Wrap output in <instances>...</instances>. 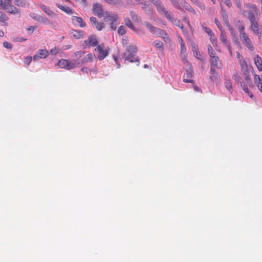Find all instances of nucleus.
<instances>
[{"label": "nucleus", "instance_id": "obj_17", "mask_svg": "<svg viewBox=\"0 0 262 262\" xmlns=\"http://www.w3.org/2000/svg\"><path fill=\"white\" fill-rule=\"evenodd\" d=\"M210 66L216 67L217 69H221L222 68V62L217 56L214 57V58L210 59Z\"/></svg>", "mask_w": 262, "mask_h": 262}, {"label": "nucleus", "instance_id": "obj_58", "mask_svg": "<svg viewBox=\"0 0 262 262\" xmlns=\"http://www.w3.org/2000/svg\"><path fill=\"white\" fill-rule=\"evenodd\" d=\"M224 1V3L226 4V5L228 7H230L232 5L231 3L230 2V0H223Z\"/></svg>", "mask_w": 262, "mask_h": 262}, {"label": "nucleus", "instance_id": "obj_27", "mask_svg": "<svg viewBox=\"0 0 262 262\" xmlns=\"http://www.w3.org/2000/svg\"><path fill=\"white\" fill-rule=\"evenodd\" d=\"M168 20L169 21L171 22L172 23H173L174 25H176L178 27H180L181 29H183V26L181 24L180 20L177 18H174L173 17L172 15V19L171 20Z\"/></svg>", "mask_w": 262, "mask_h": 262}, {"label": "nucleus", "instance_id": "obj_37", "mask_svg": "<svg viewBox=\"0 0 262 262\" xmlns=\"http://www.w3.org/2000/svg\"><path fill=\"white\" fill-rule=\"evenodd\" d=\"M130 15L131 16V18L134 22L138 21V16L135 12L133 11H130Z\"/></svg>", "mask_w": 262, "mask_h": 262}, {"label": "nucleus", "instance_id": "obj_35", "mask_svg": "<svg viewBox=\"0 0 262 262\" xmlns=\"http://www.w3.org/2000/svg\"><path fill=\"white\" fill-rule=\"evenodd\" d=\"M38 22L42 23L44 25H48L50 24V21L48 19L47 17L43 16H40L39 18Z\"/></svg>", "mask_w": 262, "mask_h": 262}, {"label": "nucleus", "instance_id": "obj_6", "mask_svg": "<svg viewBox=\"0 0 262 262\" xmlns=\"http://www.w3.org/2000/svg\"><path fill=\"white\" fill-rule=\"evenodd\" d=\"M239 36L243 44L247 48H248L250 51H253L254 50V47L251 40L249 38V35L246 33H243V34L239 35Z\"/></svg>", "mask_w": 262, "mask_h": 262}, {"label": "nucleus", "instance_id": "obj_64", "mask_svg": "<svg viewBox=\"0 0 262 262\" xmlns=\"http://www.w3.org/2000/svg\"><path fill=\"white\" fill-rule=\"evenodd\" d=\"M191 2L196 5H198L199 4V2L198 0H190Z\"/></svg>", "mask_w": 262, "mask_h": 262}, {"label": "nucleus", "instance_id": "obj_32", "mask_svg": "<svg viewBox=\"0 0 262 262\" xmlns=\"http://www.w3.org/2000/svg\"><path fill=\"white\" fill-rule=\"evenodd\" d=\"M215 67L210 66V73L211 75L210 79H211L212 81H213L214 79H215L217 76V73L215 70Z\"/></svg>", "mask_w": 262, "mask_h": 262}, {"label": "nucleus", "instance_id": "obj_10", "mask_svg": "<svg viewBox=\"0 0 262 262\" xmlns=\"http://www.w3.org/2000/svg\"><path fill=\"white\" fill-rule=\"evenodd\" d=\"M193 76V70L191 68L187 69L184 75L183 81L185 83H193V80L190 79Z\"/></svg>", "mask_w": 262, "mask_h": 262}, {"label": "nucleus", "instance_id": "obj_38", "mask_svg": "<svg viewBox=\"0 0 262 262\" xmlns=\"http://www.w3.org/2000/svg\"><path fill=\"white\" fill-rule=\"evenodd\" d=\"M118 33L120 35H123L126 33V28L123 26H121L118 29Z\"/></svg>", "mask_w": 262, "mask_h": 262}, {"label": "nucleus", "instance_id": "obj_8", "mask_svg": "<svg viewBox=\"0 0 262 262\" xmlns=\"http://www.w3.org/2000/svg\"><path fill=\"white\" fill-rule=\"evenodd\" d=\"M92 11L94 14L100 18L102 17L105 13L102 9V5L99 3H96L93 5Z\"/></svg>", "mask_w": 262, "mask_h": 262}, {"label": "nucleus", "instance_id": "obj_54", "mask_svg": "<svg viewBox=\"0 0 262 262\" xmlns=\"http://www.w3.org/2000/svg\"><path fill=\"white\" fill-rule=\"evenodd\" d=\"M113 59H114L116 64L117 65V68H120L121 67V65L118 62V57L116 56H114Z\"/></svg>", "mask_w": 262, "mask_h": 262}, {"label": "nucleus", "instance_id": "obj_31", "mask_svg": "<svg viewBox=\"0 0 262 262\" xmlns=\"http://www.w3.org/2000/svg\"><path fill=\"white\" fill-rule=\"evenodd\" d=\"M93 59V56L92 54L90 53L86 55L85 57H84L81 61V63H83L84 62H88L92 61Z\"/></svg>", "mask_w": 262, "mask_h": 262}, {"label": "nucleus", "instance_id": "obj_63", "mask_svg": "<svg viewBox=\"0 0 262 262\" xmlns=\"http://www.w3.org/2000/svg\"><path fill=\"white\" fill-rule=\"evenodd\" d=\"M235 4L237 6V7L239 9H242V5H241V3L240 1L239 2L236 3Z\"/></svg>", "mask_w": 262, "mask_h": 262}, {"label": "nucleus", "instance_id": "obj_20", "mask_svg": "<svg viewBox=\"0 0 262 262\" xmlns=\"http://www.w3.org/2000/svg\"><path fill=\"white\" fill-rule=\"evenodd\" d=\"M144 25L145 26H146L148 28V29L149 30V31L154 34H156V33L157 31V29L158 28L154 27V26H152V24H151L150 23H149L148 21H145L144 23Z\"/></svg>", "mask_w": 262, "mask_h": 262}, {"label": "nucleus", "instance_id": "obj_49", "mask_svg": "<svg viewBox=\"0 0 262 262\" xmlns=\"http://www.w3.org/2000/svg\"><path fill=\"white\" fill-rule=\"evenodd\" d=\"M32 59H33V57H32L31 56L26 57L25 59L24 62L26 64L29 65L31 63Z\"/></svg>", "mask_w": 262, "mask_h": 262}, {"label": "nucleus", "instance_id": "obj_43", "mask_svg": "<svg viewBox=\"0 0 262 262\" xmlns=\"http://www.w3.org/2000/svg\"><path fill=\"white\" fill-rule=\"evenodd\" d=\"M7 0H0V9L4 10L7 5Z\"/></svg>", "mask_w": 262, "mask_h": 262}, {"label": "nucleus", "instance_id": "obj_3", "mask_svg": "<svg viewBox=\"0 0 262 262\" xmlns=\"http://www.w3.org/2000/svg\"><path fill=\"white\" fill-rule=\"evenodd\" d=\"M250 29L257 36L260 42H262V27L256 20L250 21Z\"/></svg>", "mask_w": 262, "mask_h": 262}, {"label": "nucleus", "instance_id": "obj_16", "mask_svg": "<svg viewBox=\"0 0 262 262\" xmlns=\"http://www.w3.org/2000/svg\"><path fill=\"white\" fill-rule=\"evenodd\" d=\"M254 63L259 71H262V59L258 55L255 56L253 59Z\"/></svg>", "mask_w": 262, "mask_h": 262}, {"label": "nucleus", "instance_id": "obj_39", "mask_svg": "<svg viewBox=\"0 0 262 262\" xmlns=\"http://www.w3.org/2000/svg\"><path fill=\"white\" fill-rule=\"evenodd\" d=\"M93 27H95L98 30L100 31L104 27V24L103 23L97 22Z\"/></svg>", "mask_w": 262, "mask_h": 262}, {"label": "nucleus", "instance_id": "obj_21", "mask_svg": "<svg viewBox=\"0 0 262 262\" xmlns=\"http://www.w3.org/2000/svg\"><path fill=\"white\" fill-rule=\"evenodd\" d=\"M40 8L42 11H43L48 15H55L54 12L48 7L45 5H40Z\"/></svg>", "mask_w": 262, "mask_h": 262}, {"label": "nucleus", "instance_id": "obj_59", "mask_svg": "<svg viewBox=\"0 0 262 262\" xmlns=\"http://www.w3.org/2000/svg\"><path fill=\"white\" fill-rule=\"evenodd\" d=\"M193 88L195 91H196L197 92H201V93L202 92L201 90L200 89V88L199 86H198L196 85H194L193 86Z\"/></svg>", "mask_w": 262, "mask_h": 262}, {"label": "nucleus", "instance_id": "obj_14", "mask_svg": "<svg viewBox=\"0 0 262 262\" xmlns=\"http://www.w3.org/2000/svg\"><path fill=\"white\" fill-rule=\"evenodd\" d=\"M70 33L72 37L76 39L83 38L84 35V32L82 30H73Z\"/></svg>", "mask_w": 262, "mask_h": 262}, {"label": "nucleus", "instance_id": "obj_25", "mask_svg": "<svg viewBox=\"0 0 262 262\" xmlns=\"http://www.w3.org/2000/svg\"><path fill=\"white\" fill-rule=\"evenodd\" d=\"M124 23L126 26L130 28V29L133 30H135V28L134 26L132 23L130 19L128 17H125L124 19Z\"/></svg>", "mask_w": 262, "mask_h": 262}, {"label": "nucleus", "instance_id": "obj_45", "mask_svg": "<svg viewBox=\"0 0 262 262\" xmlns=\"http://www.w3.org/2000/svg\"><path fill=\"white\" fill-rule=\"evenodd\" d=\"M172 5L177 9H181V7L179 5V3L176 0H170Z\"/></svg>", "mask_w": 262, "mask_h": 262}, {"label": "nucleus", "instance_id": "obj_33", "mask_svg": "<svg viewBox=\"0 0 262 262\" xmlns=\"http://www.w3.org/2000/svg\"><path fill=\"white\" fill-rule=\"evenodd\" d=\"M232 78L236 82H240L241 77L240 75L238 74L237 71L236 70H234L233 72V75L232 76Z\"/></svg>", "mask_w": 262, "mask_h": 262}, {"label": "nucleus", "instance_id": "obj_40", "mask_svg": "<svg viewBox=\"0 0 262 262\" xmlns=\"http://www.w3.org/2000/svg\"><path fill=\"white\" fill-rule=\"evenodd\" d=\"M14 3L18 7H23L25 6V1L23 0H15Z\"/></svg>", "mask_w": 262, "mask_h": 262}, {"label": "nucleus", "instance_id": "obj_34", "mask_svg": "<svg viewBox=\"0 0 262 262\" xmlns=\"http://www.w3.org/2000/svg\"><path fill=\"white\" fill-rule=\"evenodd\" d=\"M238 24L237 25V28L239 31V35L243 34V33H245L246 32L245 31V26L244 25L240 22V21H238Z\"/></svg>", "mask_w": 262, "mask_h": 262}, {"label": "nucleus", "instance_id": "obj_55", "mask_svg": "<svg viewBox=\"0 0 262 262\" xmlns=\"http://www.w3.org/2000/svg\"><path fill=\"white\" fill-rule=\"evenodd\" d=\"M152 4L157 7L159 5H160L161 3V2L160 0H150Z\"/></svg>", "mask_w": 262, "mask_h": 262}, {"label": "nucleus", "instance_id": "obj_36", "mask_svg": "<svg viewBox=\"0 0 262 262\" xmlns=\"http://www.w3.org/2000/svg\"><path fill=\"white\" fill-rule=\"evenodd\" d=\"M222 17L224 21L225 22V24L227 27H230V25L229 24V22L228 18V15L226 12V11H224V13H222Z\"/></svg>", "mask_w": 262, "mask_h": 262}, {"label": "nucleus", "instance_id": "obj_56", "mask_svg": "<svg viewBox=\"0 0 262 262\" xmlns=\"http://www.w3.org/2000/svg\"><path fill=\"white\" fill-rule=\"evenodd\" d=\"M208 54H209V56H210L211 59L214 58V57H216V53H215V52L214 51L209 53Z\"/></svg>", "mask_w": 262, "mask_h": 262}, {"label": "nucleus", "instance_id": "obj_57", "mask_svg": "<svg viewBox=\"0 0 262 262\" xmlns=\"http://www.w3.org/2000/svg\"><path fill=\"white\" fill-rule=\"evenodd\" d=\"M36 28V27L30 26L27 29V30L33 32Z\"/></svg>", "mask_w": 262, "mask_h": 262}, {"label": "nucleus", "instance_id": "obj_12", "mask_svg": "<svg viewBox=\"0 0 262 262\" xmlns=\"http://www.w3.org/2000/svg\"><path fill=\"white\" fill-rule=\"evenodd\" d=\"M85 46L95 47L98 44V40L95 35H91L88 39L84 41Z\"/></svg>", "mask_w": 262, "mask_h": 262}, {"label": "nucleus", "instance_id": "obj_29", "mask_svg": "<svg viewBox=\"0 0 262 262\" xmlns=\"http://www.w3.org/2000/svg\"><path fill=\"white\" fill-rule=\"evenodd\" d=\"M155 34L163 38H166L167 36V34L165 31L163 30L160 28H158L157 31Z\"/></svg>", "mask_w": 262, "mask_h": 262}, {"label": "nucleus", "instance_id": "obj_19", "mask_svg": "<svg viewBox=\"0 0 262 262\" xmlns=\"http://www.w3.org/2000/svg\"><path fill=\"white\" fill-rule=\"evenodd\" d=\"M9 19V17L5 13L0 11V23H1L3 25L7 26L8 25L7 21Z\"/></svg>", "mask_w": 262, "mask_h": 262}, {"label": "nucleus", "instance_id": "obj_13", "mask_svg": "<svg viewBox=\"0 0 262 262\" xmlns=\"http://www.w3.org/2000/svg\"><path fill=\"white\" fill-rule=\"evenodd\" d=\"M72 22L74 25H78L81 28H83L86 26L83 19L80 17L73 16L72 18Z\"/></svg>", "mask_w": 262, "mask_h": 262}, {"label": "nucleus", "instance_id": "obj_9", "mask_svg": "<svg viewBox=\"0 0 262 262\" xmlns=\"http://www.w3.org/2000/svg\"><path fill=\"white\" fill-rule=\"evenodd\" d=\"M49 55V52L46 49L38 50L35 55L33 56V60H36L38 59H45Z\"/></svg>", "mask_w": 262, "mask_h": 262}, {"label": "nucleus", "instance_id": "obj_42", "mask_svg": "<svg viewBox=\"0 0 262 262\" xmlns=\"http://www.w3.org/2000/svg\"><path fill=\"white\" fill-rule=\"evenodd\" d=\"M203 29H204L205 32L207 34H208V35L209 36H213L214 33L210 28H208L207 27H205V26H203Z\"/></svg>", "mask_w": 262, "mask_h": 262}, {"label": "nucleus", "instance_id": "obj_11", "mask_svg": "<svg viewBox=\"0 0 262 262\" xmlns=\"http://www.w3.org/2000/svg\"><path fill=\"white\" fill-rule=\"evenodd\" d=\"M104 19L106 21L116 22L118 20V16L116 14L111 13L108 12H105L104 13Z\"/></svg>", "mask_w": 262, "mask_h": 262}, {"label": "nucleus", "instance_id": "obj_5", "mask_svg": "<svg viewBox=\"0 0 262 262\" xmlns=\"http://www.w3.org/2000/svg\"><path fill=\"white\" fill-rule=\"evenodd\" d=\"M80 62L76 60L70 61L66 59H60L58 62V66L61 68H64L68 70L74 69L76 65L80 64Z\"/></svg>", "mask_w": 262, "mask_h": 262}, {"label": "nucleus", "instance_id": "obj_47", "mask_svg": "<svg viewBox=\"0 0 262 262\" xmlns=\"http://www.w3.org/2000/svg\"><path fill=\"white\" fill-rule=\"evenodd\" d=\"M241 86L242 87L243 91L246 93H249V90L248 89V88L246 84H245L244 83L241 82Z\"/></svg>", "mask_w": 262, "mask_h": 262}, {"label": "nucleus", "instance_id": "obj_1", "mask_svg": "<svg viewBox=\"0 0 262 262\" xmlns=\"http://www.w3.org/2000/svg\"><path fill=\"white\" fill-rule=\"evenodd\" d=\"M137 51V48L136 46L130 45L128 46L124 53L125 61H129L130 62H138L137 65H139L140 60L139 58L135 57V55Z\"/></svg>", "mask_w": 262, "mask_h": 262}, {"label": "nucleus", "instance_id": "obj_61", "mask_svg": "<svg viewBox=\"0 0 262 262\" xmlns=\"http://www.w3.org/2000/svg\"><path fill=\"white\" fill-rule=\"evenodd\" d=\"M226 47H227V48L228 49V51H229V52L230 53V55L232 56V50H231V47L230 46V44L227 45V46H226Z\"/></svg>", "mask_w": 262, "mask_h": 262}, {"label": "nucleus", "instance_id": "obj_18", "mask_svg": "<svg viewBox=\"0 0 262 262\" xmlns=\"http://www.w3.org/2000/svg\"><path fill=\"white\" fill-rule=\"evenodd\" d=\"M56 6L61 11L64 12L66 13L69 15H72L73 13V10L68 7H66L60 5L58 3L56 4Z\"/></svg>", "mask_w": 262, "mask_h": 262}, {"label": "nucleus", "instance_id": "obj_60", "mask_svg": "<svg viewBox=\"0 0 262 262\" xmlns=\"http://www.w3.org/2000/svg\"><path fill=\"white\" fill-rule=\"evenodd\" d=\"M207 50H208V53L213 51V48H212V47H211V45H208V46H207Z\"/></svg>", "mask_w": 262, "mask_h": 262}, {"label": "nucleus", "instance_id": "obj_7", "mask_svg": "<svg viewBox=\"0 0 262 262\" xmlns=\"http://www.w3.org/2000/svg\"><path fill=\"white\" fill-rule=\"evenodd\" d=\"M156 8L159 14L164 15L168 20L172 19V14L166 10L162 3L157 6Z\"/></svg>", "mask_w": 262, "mask_h": 262}, {"label": "nucleus", "instance_id": "obj_2", "mask_svg": "<svg viewBox=\"0 0 262 262\" xmlns=\"http://www.w3.org/2000/svg\"><path fill=\"white\" fill-rule=\"evenodd\" d=\"M246 8L248 18L250 21L256 20V17L259 15V11L255 4L248 3L245 5Z\"/></svg>", "mask_w": 262, "mask_h": 262}, {"label": "nucleus", "instance_id": "obj_28", "mask_svg": "<svg viewBox=\"0 0 262 262\" xmlns=\"http://www.w3.org/2000/svg\"><path fill=\"white\" fill-rule=\"evenodd\" d=\"M238 62L240 64L241 70L244 71L247 70V64L246 61L243 58H241L240 60H238Z\"/></svg>", "mask_w": 262, "mask_h": 262}, {"label": "nucleus", "instance_id": "obj_44", "mask_svg": "<svg viewBox=\"0 0 262 262\" xmlns=\"http://www.w3.org/2000/svg\"><path fill=\"white\" fill-rule=\"evenodd\" d=\"M210 39L213 46H216L217 45V39L213 34V36H210Z\"/></svg>", "mask_w": 262, "mask_h": 262}, {"label": "nucleus", "instance_id": "obj_52", "mask_svg": "<svg viewBox=\"0 0 262 262\" xmlns=\"http://www.w3.org/2000/svg\"><path fill=\"white\" fill-rule=\"evenodd\" d=\"M84 52L82 51H79L75 53V55L76 57H81L84 54Z\"/></svg>", "mask_w": 262, "mask_h": 262}, {"label": "nucleus", "instance_id": "obj_41", "mask_svg": "<svg viewBox=\"0 0 262 262\" xmlns=\"http://www.w3.org/2000/svg\"><path fill=\"white\" fill-rule=\"evenodd\" d=\"M60 51V48L58 47H55L50 50V52L52 55H55L59 53Z\"/></svg>", "mask_w": 262, "mask_h": 262}, {"label": "nucleus", "instance_id": "obj_22", "mask_svg": "<svg viewBox=\"0 0 262 262\" xmlns=\"http://www.w3.org/2000/svg\"><path fill=\"white\" fill-rule=\"evenodd\" d=\"M220 39L221 42L223 43H224L226 46L229 45L224 30L221 31Z\"/></svg>", "mask_w": 262, "mask_h": 262}, {"label": "nucleus", "instance_id": "obj_48", "mask_svg": "<svg viewBox=\"0 0 262 262\" xmlns=\"http://www.w3.org/2000/svg\"><path fill=\"white\" fill-rule=\"evenodd\" d=\"M214 23L221 31L223 30L222 25L217 18H215Z\"/></svg>", "mask_w": 262, "mask_h": 262}, {"label": "nucleus", "instance_id": "obj_26", "mask_svg": "<svg viewBox=\"0 0 262 262\" xmlns=\"http://www.w3.org/2000/svg\"><path fill=\"white\" fill-rule=\"evenodd\" d=\"M183 7L189 12H192L193 14H195V11L193 9V8L187 2H184L183 4Z\"/></svg>", "mask_w": 262, "mask_h": 262}, {"label": "nucleus", "instance_id": "obj_4", "mask_svg": "<svg viewBox=\"0 0 262 262\" xmlns=\"http://www.w3.org/2000/svg\"><path fill=\"white\" fill-rule=\"evenodd\" d=\"M97 52V58L99 60L104 59L108 54L109 48L105 47L103 43L100 44L95 49Z\"/></svg>", "mask_w": 262, "mask_h": 262}, {"label": "nucleus", "instance_id": "obj_15", "mask_svg": "<svg viewBox=\"0 0 262 262\" xmlns=\"http://www.w3.org/2000/svg\"><path fill=\"white\" fill-rule=\"evenodd\" d=\"M4 10L9 14H16L19 12L18 9L12 5L7 4Z\"/></svg>", "mask_w": 262, "mask_h": 262}, {"label": "nucleus", "instance_id": "obj_51", "mask_svg": "<svg viewBox=\"0 0 262 262\" xmlns=\"http://www.w3.org/2000/svg\"><path fill=\"white\" fill-rule=\"evenodd\" d=\"M90 20L93 27L98 22L97 18L95 17H91Z\"/></svg>", "mask_w": 262, "mask_h": 262}, {"label": "nucleus", "instance_id": "obj_30", "mask_svg": "<svg viewBox=\"0 0 262 262\" xmlns=\"http://www.w3.org/2000/svg\"><path fill=\"white\" fill-rule=\"evenodd\" d=\"M153 43L154 45V46L157 49H159L161 51H163L164 50L163 43L162 41L156 40Z\"/></svg>", "mask_w": 262, "mask_h": 262}, {"label": "nucleus", "instance_id": "obj_50", "mask_svg": "<svg viewBox=\"0 0 262 262\" xmlns=\"http://www.w3.org/2000/svg\"><path fill=\"white\" fill-rule=\"evenodd\" d=\"M181 52H185L186 50V48L185 47V42L183 40H182V42H181Z\"/></svg>", "mask_w": 262, "mask_h": 262}, {"label": "nucleus", "instance_id": "obj_23", "mask_svg": "<svg viewBox=\"0 0 262 262\" xmlns=\"http://www.w3.org/2000/svg\"><path fill=\"white\" fill-rule=\"evenodd\" d=\"M254 80L255 83H257L258 90L262 92V80L258 76L255 75L254 76Z\"/></svg>", "mask_w": 262, "mask_h": 262}, {"label": "nucleus", "instance_id": "obj_46", "mask_svg": "<svg viewBox=\"0 0 262 262\" xmlns=\"http://www.w3.org/2000/svg\"><path fill=\"white\" fill-rule=\"evenodd\" d=\"M105 2L111 5H117L119 3V0H104Z\"/></svg>", "mask_w": 262, "mask_h": 262}, {"label": "nucleus", "instance_id": "obj_53", "mask_svg": "<svg viewBox=\"0 0 262 262\" xmlns=\"http://www.w3.org/2000/svg\"><path fill=\"white\" fill-rule=\"evenodd\" d=\"M3 46L7 49H11L12 48V45L7 41L4 42Z\"/></svg>", "mask_w": 262, "mask_h": 262}, {"label": "nucleus", "instance_id": "obj_62", "mask_svg": "<svg viewBox=\"0 0 262 262\" xmlns=\"http://www.w3.org/2000/svg\"><path fill=\"white\" fill-rule=\"evenodd\" d=\"M32 17L35 19V20H36L38 22V20H39V18H40V15H36V16H32Z\"/></svg>", "mask_w": 262, "mask_h": 262}, {"label": "nucleus", "instance_id": "obj_24", "mask_svg": "<svg viewBox=\"0 0 262 262\" xmlns=\"http://www.w3.org/2000/svg\"><path fill=\"white\" fill-rule=\"evenodd\" d=\"M225 86L231 93L232 92L233 87L231 80L229 79H225Z\"/></svg>", "mask_w": 262, "mask_h": 262}]
</instances>
